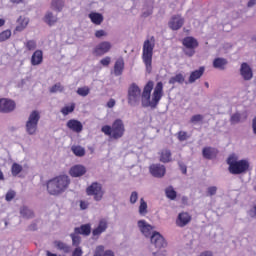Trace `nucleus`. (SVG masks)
<instances>
[{"instance_id":"nucleus-1","label":"nucleus","mask_w":256,"mask_h":256,"mask_svg":"<svg viewBox=\"0 0 256 256\" xmlns=\"http://www.w3.org/2000/svg\"><path fill=\"white\" fill-rule=\"evenodd\" d=\"M153 81H149L142 91V107L155 109L163 97V83L158 82L153 90ZM151 91H153L151 95Z\"/></svg>"},{"instance_id":"nucleus-2","label":"nucleus","mask_w":256,"mask_h":256,"mask_svg":"<svg viewBox=\"0 0 256 256\" xmlns=\"http://www.w3.org/2000/svg\"><path fill=\"white\" fill-rule=\"evenodd\" d=\"M71 185V179L67 175L57 176L47 182V191L49 195H61L69 189Z\"/></svg>"},{"instance_id":"nucleus-3","label":"nucleus","mask_w":256,"mask_h":256,"mask_svg":"<svg viewBox=\"0 0 256 256\" xmlns=\"http://www.w3.org/2000/svg\"><path fill=\"white\" fill-rule=\"evenodd\" d=\"M227 164L229 165L228 171L231 175H243L249 171L251 163L247 159L239 160V155L231 154L227 158Z\"/></svg>"},{"instance_id":"nucleus-4","label":"nucleus","mask_w":256,"mask_h":256,"mask_svg":"<svg viewBox=\"0 0 256 256\" xmlns=\"http://www.w3.org/2000/svg\"><path fill=\"white\" fill-rule=\"evenodd\" d=\"M101 132L107 137H110V139H121L125 135V123H123L122 119H116L112 123V126H102Z\"/></svg>"},{"instance_id":"nucleus-5","label":"nucleus","mask_w":256,"mask_h":256,"mask_svg":"<svg viewBox=\"0 0 256 256\" xmlns=\"http://www.w3.org/2000/svg\"><path fill=\"white\" fill-rule=\"evenodd\" d=\"M153 49H155V37L152 36L144 41L142 48V61L145 64L147 73H151Z\"/></svg>"},{"instance_id":"nucleus-6","label":"nucleus","mask_w":256,"mask_h":256,"mask_svg":"<svg viewBox=\"0 0 256 256\" xmlns=\"http://www.w3.org/2000/svg\"><path fill=\"white\" fill-rule=\"evenodd\" d=\"M39 121H41V112L34 110L30 112L25 122V131L27 135H37L39 129Z\"/></svg>"},{"instance_id":"nucleus-7","label":"nucleus","mask_w":256,"mask_h":256,"mask_svg":"<svg viewBox=\"0 0 256 256\" xmlns=\"http://www.w3.org/2000/svg\"><path fill=\"white\" fill-rule=\"evenodd\" d=\"M150 241L152 245L158 249V251L154 253L155 256H167V250L165 249V247H167V242L159 232H153L150 236Z\"/></svg>"},{"instance_id":"nucleus-8","label":"nucleus","mask_w":256,"mask_h":256,"mask_svg":"<svg viewBox=\"0 0 256 256\" xmlns=\"http://www.w3.org/2000/svg\"><path fill=\"white\" fill-rule=\"evenodd\" d=\"M86 195L93 197L94 201H103V197H105V188H103V184L93 182L86 188Z\"/></svg>"},{"instance_id":"nucleus-9","label":"nucleus","mask_w":256,"mask_h":256,"mask_svg":"<svg viewBox=\"0 0 256 256\" xmlns=\"http://www.w3.org/2000/svg\"><path fill=\"white\" fill-rule=\"evenodd\" d=\"M143 93H141V88L137 84H132L128 88V105L135 107L139 105L142 101Z\"/></svg>"},{"instance_id":"nucleus-10","label":"nucleus","mask_w":256,"mask_h":256,"mask_svg":"<svg viewBox=\"0 0 256 256\" xmlns=\"http://www.w3.org/2000/svg\"><path fill=\"white\" fill-rule=\"evenodd\" d=\"M183 45L185 47L184 53L188 57H193L195 55V49L199 47V42L194 37L188 36L183 39Z\"/></svg>"},{"instance_id":"nucleus-11","label":"nucleus","mask_w":256,"mask_h":256,"mask_svg":"<svg viewBox=\"0 0 256 256\" xmlns=\"http://www.w3.org/2000/svg\"><path fill=\"white\" fill-rule=\"evenodd\" d=\"M112 48L113 44H111V42L102 41L94 47L93 53L96 55V57H103V55L109 53Z\"/></svg>"},{"instance_id":"nucleus-12","label":"nucleus","mask_w":256,"mask_h":256,"mask_svg":"<svg viewBox=\"0 0 256 256\" xmlns=\"http://www.w3.org/2000/svg\"><path fill=\"white\" fill-rule=\"evenodd\" d=\"M109 228V222L107 219L102 218L99 220L97 226L92 230L93 237H100Z\"/></svg>"},{"instance_id":"nucleus-13","label":"nucleus","mask_w":256,"mask_h":256,"mask_svg":"<svg viewBox=\"0 0 256 256\" xmlns=\"http://www.w3.org/2000/svg\"><path fill=\"white\" fill-rule=\"evenodd\" d=\"M15 101L7 98L0 99V113H11L15 111Z\"/></svg>"},{"instance_id":"nucleus-14","label":"nucleus","mask_w":256,"mask_h":256,"mask_svg":"<svg viewBox=\"0 0 256 256\" xmlns=\"http://www.w3.org/2000/svg\"><path fill=\"white\" fill-rule=\"evenodd\" d=\"M138 229L144 237H151L153 233V226L145 220H139L137 223Z\"/></svg>"},{"instance_id":"nucleus-15","label":"nucleus","mask_w":256,"mask_h":256,"mask_svg":"<svg viewBox=\"0 0 256 256\" xmlns=\"http://www.w3.org/2000/svg\"><path fill=\"white\" fill-rule=\"evenodd\" d=\"M240 75L244 81H251L253 79V69L247 63H242L240 66Z\"/></svg>"},{"instance_id":"nucleus-16","label":"nucleus","mask_w":256,"mask_h":256,"mask_svg":"<svg viewBox=\"0 0 256 256\" xmlns=\"http://www.w3.org/2000/svg\"><path fill=\"white\" fill-rule=\"evenodd\" d=\"M149 171L153 177H164L166 173V169L164 165L161 164H153L149 167Z\"/></svg>"},{"instance_id":"nucleus-17","label":"nucleus","mask_w":256,"mask_h":256,"mask_svg":"<svg viewBox=\"0 0 256 256\" xmlns=\"http://www.w3.org/2000/svg\"><path fill=\"white\" fill-rule=\"evenodd\" d=\"M183 23H185V20L181 15H175L172 16V18L169 21V27L172 29V31H178V29H181L183 27Z\"/></svg>"},{"instance_id":"nucleus-18","label":"nucleus","mask_w":256,"mask_h":256,"mask_svg":"<svg viewBox=\"0 0 256 256\" xmlns=\"http://www.w3.org/2000/svg\"><path fill=\"white\" fill-rule=\"evenodd\" d=\"M87 173V168L81 164L74 165L69 170L71 177H83Z\"/></svg>"},{"instance_id":"nucleus-19","label":"nucleus","mask_w":256,"mask_h":256,"mask_svg":"<svg viewBox=\"0 0 256 256\" xmlns=\"http://www.w3.org/2000/svg\"><path fill=\"white\" fill-rule=\"evenodd\" d=\"M189 223H191V215H189V213L182 212L178 214L176 219L177 227H186V225H189Z\"/></svg>"},{"instance_id":"nucleus-20","label":"nucleus","mask_w":256,"mask_h":256,"mask_svg":"<svg viewBox=\"0 0 256 256\" xmlns=\"http://www.w3.org/2000/svg\"><path fill=\"white\" fill-rule=\"evenodd\" d=\"M66 127L74 133H81L83 131V124L79 120L71 119L67 122Z\"/></svg>"},{"instance_id":"nucleus-21","label":"nucleus","mask_w":256,"mask_h":256,"mask_svg":"<svg viewBox=\"0 0 256 256\" xmlns=\"http://www.w3.org/2000/svg\"><path fill=\"white\" fill-rule=\"evenodd\" d=\"M88 18L90 19L91 23H93V25H101L105 20V17H103V14L99 12H94V11L88 14Z\"/></svg>"},{"instance_id":"nucleus-22","label":"nucleus","mask_w":256,"mask_h":256,"mask_svg":"<svg viewBox=\"0 0 256 256\" xmlns=\"http://www.w3.org/2000/svg\"><path fill=\"white\" fill-rule=\"evenodd\" d=\"M93 256H115L113 250H105V246L99 245L94 250Z\"/></svg>"},{"instance_id":"nucleus-23","label":"nucleus","mask_w":256,"mask_h":256,"mask_svg":"<svg viewBox=\"0 0 256 256\" xmlns=\"http://www.w3.org/2000/svg\"><path fill=\"white\" fill-rule=\"evenodd\" d=\"M204 73H205V67L203 66L200 67L198 70L191 72L188 79L189 83H195L197 79H201V77H203Z\"/></svg>"},{"instance_id":"nucleus-24","label":"nucleus","mask_w":256,"mask_h":256,"mask_svg":"<svg viewBox=\"0 0 256 256\" xmlns=\"http://www.w3.org/2000/svg\"><path fill=\"white\" fill-rule=\"evenodd\" d=\"M217 149L213 147H205L202 150V155L204 159H215L217 157Z\"/></svg>"},{"instance_id":"nucleus-25","label":"nucleus","mask_w":256,"mask_h":256,"mask_svg":"<svg viewBox=\"0 0 256 256\" xmlns=\"http://www.w3.org/2000/svg\"><path fill=\"white\" fill-rule=\"evenodd\" d=\"M54 247H56L58 251H62V253H71V246L61 240L54 241Z\"/></svg>"},{"instance_id":"nucleus-26","label":"nucleus","mask_w":256,"mask_h":256,"mask_svg":"<svg viewBox=\"0 0 256 256\" xmlns=\"http://www.w3.org/2000/svg\"><path fill=\"white\" fill-rule=\"evenodd\" d=\"M41 63H43V51L36 50L31 57V64L36 66L41 65Z\"/></svg>"},{"instance_id":"nucleus-27","label":"nucleus","mask_w":256,"mask_h":256,"mask_svg":"<svg viewBox=\"0 0 256 256\" xmlns=\"http://www.w3.org/2000/svg\"><path fill=\"white\" fill-rule=\"evenodd\" d=\"M123 69H125V61H123V58H119L114 65V75L119 77L123 74Z\"/></svg>"},{"instance_id":"nucleus-28","label":"nucleus","mask_w":256,"mask_h":256,"mask_svg":"<svg viewBox=\"0 0 256 256\" xmlns=\"http://www.w3.org/2000/svg\"><path fill=\"white\" fill-rule=\"evenodd\" d=\"M58 18L57 15H53L52 12H46L45 16H44V23H46L47 25H49V27H53V25H55V23H57Z\"/></svg>"},{"instance_id":"nucleus-29","label":"nucleus","mask_w":256,"mask_h":256,"mask_svg":"<svg viewBox=\"0 0 256 256\" xmlns=\"http://www.w3.org/2000/svg\"><path fill=\"white\" fill-rule=\"evenodd\" d=\"M17 26L15 31L21 32L23 30H25L27 28V26L29 25V18H25L20 16L17 20Z\"/></svg>"},{"instance_id":"nucleus-30","label":"nucleus","mask_w":256,"mask_h":256,"mask_svg":"<svg viewBox=\"0 0 256 256\" xmlns=\"http://www.w3.org/2000/svg\"><path fill=\"white\" fill-rule=\"evenodd\" d=\"M74 231L79 235H91V224H84L79 228H75Z\"/></svg>"},{"instance_id":"nucleus-31","label":"nucleus","mask_w":256,"mask_h":256,"mask_svg":"<svg viewBox=\"0 0 256 256\" xmlns=\"http://www.w3.org/2000/svg\"><path fill=\"white\" fill-rule=\"evenodd\" d=\"M160 161L162 163H169L171 161V150L163 149L160 151Z\"/></svg>"},{"instance_id":"nucleus-32","label":"nucleus","mask_w":256,"mask_h":256,"mask_svg":"<svg viewBox=\"0 0 256 256\" xmlns=\"http://www.w3.org/2000/svg\"><path fill=\"white\" fill-rule=\"evenodd\" d=\"M225 65H227V59L225 58H216L213 61V67L215 69L223 70L225 69Z\"/></svg>"},{"instance_id":"nucleus-33","label":"nucleus","mask_w":256,"mask_h":256,"mask_svg":"<svg viewBox=\"0 0 256 256\" xmlns=\"http://www.w3.org/2000/svg\"><path fill=\"white\" fill-rule=\"evenodd\" d=\"M165 194L170 201H175L177 199V191H175V188L173 186H169L165 189Z\"/></svg>"},{"instance_id":"nucleus-34","label":"nucleus","mask_w":256,"mask_h":256,"mask_svg":"<svg viewBox=\"0 0 256 256\" xmlns=\"http://www.w3.org/2000/svg\"><path fill=\"white\" fill-rule=\"evenodd\" d=\"M138 212H139V215H141L142 217H145V215H147V213H148L147 202L143 198L140 199V205L138 208Z\"/></svg>"},{"instance_id":"nucleus-35","label":"nucleus","mask_w":256,"mask_h":256,"mask_svg":"<svg viewBox=\"0 0 256 256\" xmlns=\"http://www.w3.org/2000/svg\"><path fill=\"white\" fill-rule=\"evenodd\" d=\"M185 81V76L183 74H176L169 80L170 85H175V83H183Z\"/></svg>"},{"instance_id":"nucleus-36","label":"nucleus","mask_w":256,"mask_h":256,"mask_svg":"<svg viewBox=\"0 0 256 256\" xmlns=\"http://www.w3.org/2000/svg\"><path fill=\"white\" fill-rule=\"evenodd\" d=\"M71 151L76 155V157L85 156V148L81 146H72Z\"/></svg>"},{"instance_id":"nucleus-37","label":"nucleus","mask_w":256,"mask_h":256,"mask_svg":"<svg viewBox=\"0 0 256 256\" xmlns=\"http://www.w3.org/2000/svg\"><path fill=\"white\" fill-rule=\"evenodd\" d=\"M20 214L25 218V219H31L33 217V211L27 207H22L20 209Z\"/></svg>"},{"instance_id":"nucleus-38","label":"nucleus","mask_w":256,"mask_h":256,"mask_svg":"<svg viewBox=\"0 0 256 256\" xmlns=\"http://www.w3.org/2000/svg\"><path fill=\"white\" fill-rule=\"evenodd\" d=\"M89 93H91V89L89 88V86H84L77 89V94L80 97H87Z\"/></svg>"},{"instance_id":"nucleus-39","label":"nucleus","mask_w":256,"mask_h":256,"mask_svg":"<svg viewBox=\"0 0 256 256\" xmlns=\"http://www.w3.org/2000/svg\"><path fill=\"white\" fill-rule=\"evenodd\" d=\"M63 5H65V2L63 0L52 1V9H54L55 11H61V9H63Z\"/></svg>"},{"instance_id":"nucleus-40","label":"nucleus","mask_w":256,"mask_h":256,"mask_svg":"<svg viewBox=\"0 0 256 256\" xmlns=\"http://www.w3.org/2000/svg\"><path fill=\"white\" fill-rule=\"evenodd\" d=\"M73 111H75V104L74 103H72L71 105H68V106H64L61 109V113L64 116L69 115V113H73Z\"/></svg>"},{"instance_id":"nucleus-41","label":"nucleus","mask_w":256,"mask_h":256,"mask_svg":"<svg viewBox=\"0 0 256 256\" xmlns=\"http://www.w3.org/2000/svg\"><path fill=\"white\" fill-rule=\"evenodd\" d=\"M11 171H12V175L14 177H17V175H19V173L23 171V166L19 165L18 163H14L12 165Z\"/></svg>"},{"instance_id":"nucleus-42","label":"nucleus","mask_w":256,"mask_h":256,"mask_svg":"<svg viewBox=\"0 0 256 256\" xmlns=\"http://www.w3.org/2000/svg\"><path fill=\"white\" fill-rule=\"evenodd\" d=\"M70 237L72 239V245L74 247H80L79 245L81 244V237L79 234L74 232V234H71Z\"/></svg>"},{"instance_id":"nucleus-43","label":"nucleus","mask_w":256,"mask_h":256,"mask_svg":"<svg viewBox=\"0 0 256 256\" xmlns=\"http://www.w3.org/2000/svg\"><path fill=\"white\" fill-rule=\"evenodd\" d=\"M64 89L65 88L63 85H61V83H56L50 88V93H63Z\"/></svg>"},{"instance_id":"nucleus-44","label":"nucleus","mask_w":256,"mask_h":256,"mask_svg":"<svg viewBox=\"0 0 256 256\" xmlns=\"http://www.w3.org/2000/svg\"><path fill=\"white\" fill-rule=\"evenodd\" d=\"M11 38V30H4L0 33V43H3V41H7V39Z\"/></svg>"},{"instance_id":"nucleus-45","label":"nucleus","mask_w":256,"mask_h":256,"mask_svg":"<svg viewBox=\"0 0 256 256\" xmlns=\"http://www.w3.org/2000/svg\"><path fill=\"white\" fill-rule=\"evenodd\" d=\"M201 121H203V115L201 114H196L190 119V123H192V125H197V123H201Z\"/></svg>"},{"instance_id":"nucleus-46","label":"nucleus","mask_w":256,"mask_h":256,"mask_svg":"<svg viewBox=\"0 0 256 256\" xmlns=\"http://www.w3.org/2000/svg\"><path fill=\"white\" fill-rule=\"evenodd\" d=\"M240 122H241V114L236 113L231 116L230 118L231 125H237V123H240Z\"/></svg>"},{"instance_id":"nucleus-47","label":"nucleus","mask_w":256,"mask_h":256,"mask_svg":"<svg viewBox=\"0 0 256 256\" xmlns=\"http://www.w3.org/2000/svg\"><path fill=\"white\" fill-rule=\"evenodd\" d=\"M108 33L107 31L100 29V30H96L94 33V36L96 37V39H103V37H107Z\"/></svg>"},{"instance_id":"nucleus-48","label":"nucleus","mask_w":256,"mask_h":256,"mask_svg":"<svg viewBox=\"0 0 256 256\" xmlns=\"http://www.w3.org/2000/svg\"><path fill=\"white\" fill-rule=\"evenodd\" d=\"M138 200H139V193H137V191H133L130 195L131 205H135V203H137Z\"/></svg>"},{"instance_id":"nucleus-49","label":"nucleus","mask_w":256,"mask_h":256,"mask_svg":"<svg viewBox=\"0 0 256 256\" xmlns=\"http://www.w3.org/2000/svg\"><path fill=\"white\" fill-rule=\"evenodd\" d=\"M100 64H101L103 67H109V65H111V57L106 56V57L102 58V59L100 60Z\"/></svg>"},{"instance_id":"nucleus-50","label":"nucleus","mask_w":256,"mask_h":256,"mask_svg":"<svg viewBox=\"0 0 256 256\" xmlns=\"http://www.w3.org/2000/svg\"><path fill=\"white\" fill-rule=\"evenodd\" d=\"M26 47H27L28 51H33V50L37 49V43L33 40H29L26 43Z\"/></svg>"},{"instance_id":"nucleus-51","label":"nucleus","mask_w":256,"mask_h":256,"mask_svg":"<svg viewBox=\"0 0 256 256\" xmlns=\"http://www.w3.org/2000/svg\"><path fill=\"white\" fill-rule=\"evenodd\" d=\"M179 141H187L189 139V135L185 131L178 132Z\"/></svg>"},{"instance_id":"nucleus-52","label":"nucleus","mask_w":256,"mask_h":256,"mask_svg":"<svg viewBox=\"0 0 256 256\" xmlns=\"http://www.w3.org/2000/svg\"><path fill=\"white\" fill-rule=\"evenodd\" d=\"M207 193L210 197H213V195H216L217 194V186L208 187Z\"/></svg>"},{"instance_id":"nucleus-53","label":"nucleus","mask_w":256,"mask_h":256,"mask_svg":"<svg viewBox=\"0 0 256 256\" xmlns=\"http://www.w3.org/2000/svg\"><path fill=\"white\" fill-rule=\"evenodd\" d=\"M72 256H83V248H81V247H76V248L72 251Z\"/></svg>"},{"instance_id":"nucleus-54","label":"nucleus","mask_w":256,"mask_h":256,"mask_svg":"<svg viewBox=\"0 0 256 256\" xmlns=\"http://www.w3.org/2000/svg\"><path fill=\"white\" fill-rule=\"evenodd\" d=\"M15 199V191L10 190L6 193V201H13Z\"/></svg>"},{"instance_id":"nucleus-55","label":"nucleus","mask_w":256,"mask_h":256,"mask_svg":"<svg viewBox=\"0 0 256 256\" xmlns=\"http://www.w3.org/2000/svg\"><path fill=\"white\" fill-rule=\"evenodd\" d=\"M87 207H89V202H87V201H80V208L82 210L87 209Z\"/></svg>"},{"instance_id":"nucleus-56","label":"nucleus","mask_w":256,"mask_h":256,"mask_svg":"<svg viewBox=\"0 0 256 256\" xmlns=\"http://www.w3.org/2000/svg\"><path fill=\"white\" fill-rule=\"evenodd\" d=\"M107 107H109V109H113V107H115V99H110L107 103Z\"/></svg>"},{"instance_id":"nucleus-57","label":"nucleus","mask_w":256,"mask_h":256,"mask_svg":"<svg viewBox=\"0 0 256 256\" xmlns=\"http://www.w3.org/2000/svg\"><path fill=\"white\" fill-rule=\"evenodd\" d=\"M249 215H250V217L256 218V205L253 207L252 210H250Z\"/></svg>"},{"instance_id":"nucleus-58","label":"nucleus","mask_w":256,"mask_h":256,"mask_svg":"<svg viewBox=\"0 0 256 256\" xmlns=\"http://www.w3.org/2000/svg\"><path fill=\"white\" fill-rule=\"evenodd\" d=\"M252 128H253L254 135H256V117H254V119L252 121Z\"/></svg>"},{"instance_id":"nucleus-59","label":"nucleus","mask_w":256,"mask_h":256,"mask_svg":"<svg viewBox=\"0 0 256 256\" xmlns=\"http://www.w3.org/2000/svg\"><path fill=\"white\" fill-rule=\"evenodd\" d=\"M255 5H256V0H249L248 1V4H247L248 7H255Z\"/></svg>"},{"instance_id":"nucleus-60","label":"nucleus","mask_w":256,"mask_h":256,"mask_svg":"<svg viewBox=\"0 0 256 256\" xmlns=\"http://www.w3.org/2000/svg\"><path fill=\"white\" fill-rule=\"evenodd\" d=\"M11 3H16V4H19V3H25V0H10Z\"/></svg>"},{"instance_id":"nucleus-61","label":"nucleus","mask_w":256,"mask_h":256,"mask_svg":"<svg viewBox=\"0 0 256 256\" xmlns=\"http://www.w3.org/2000/svg\"><path fill=\"white\" fill-rule=\"evenodd\" d=\"M47 256H57V254L52 253L51 251H46Z\"/></svg>"},{"instance_id":"nucleus-62","label":"nucleus","mask_w":256,"mask_h":256,"mask_svg":"<svg viewBox=\"0 0 256 256\" xmlns=\"http://www.w3.org/2000/svg\"><path fill=\"white\" fill-rule=\"evenodd\" d=\"M3 25H5V19H0V27H3Z\"/></svg>"},{"instance_id":"nucleus-63","label":"nucleus","mask_w":256,"mask_h":256,"mask_svg":"<svg viewBox=\"0 0 256 256\" xmlns=\"http://www.w3.org/2000/svg\"><path fill=\"white\" fill-rule=\"evenodd\" d=\"M4 176H3V172L0 170V181H3Z\"/></svg>"},{"instance_id":"nucleus-64","label":"nucleus","mask_w":256,"mask_h":256,"mask_svg":"<svg viewBox=\"0 0 256 256\" xmlns=\"http://www.w3.org/2000/svg\"><path fill=\"white\" fill-rule=\"evenodd\" d=\"M183 173H187V168H182Z\"/></svg>"}]
</instances>
